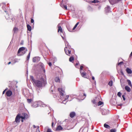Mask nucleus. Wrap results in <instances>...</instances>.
Returning a JSON list of instances; mask_svg holds the SVG:
<instances>
[{
  "mask_svg": "<svg viewBox=\"0 0 132 132\" xmlns=\"http://www.w3.org/2000/svg\"><path fill=\"white\" fill-rule=\"evenodd\" d=\"M40 58L39 57H35L33 59V61L34 62H37L40 60Z\"/></svg>",
  "mask_w": 132,
  "mask_h": 132,
  "instance_id": "1a4fd4ad",
  "label": "nucleus"
},
{
  "mask_svg": "<svg viewBox=\"0 0 132 132\" xmlns=\"http://www.w3.org/2000/svg\"><path fill=\"white\" fill-rule=\"evenodd\" d=\"M98 1L97 0H94L92 2L93 3H98Z\"/></svg>",
  "mask_w": 132,
  "mask_h": 132,
  "instance_id": "cd10ccee",
  "label": "nucleus"
},
{
  "mask_svg": "<svg viewBox=\"0 0 132 132\" xmlns=\"http://www.w3.org/2000/svg\"><path fill=\"white\" fill-rule=\"evenodd\" d=\"M24 50V47H22L20 48L19 49L18 52V55H23L25 53Z\"/></svg>",
  "mask_w": 132,
  "mask_h": 132,
  "instance_id": "f03ea898",
  "label": "nucleus"
},
{
  "mask_svg": "<svg viewBox=\"0 0 132 132\" xmlns=\"http://www.w3.org/2000/svg\"><path fill=\"white\" fill-rule=\"evenodd\" d=\"M53 124H54V123H53V122L52 123V127H53Z\"/></svg>",
  "mask_w": 132,
  "mask_h": 132,
  "instance_id": "37998d69",
  "label": "nucleus"
},
{
  "mask_svg": "<svg viewBox=\"0 0 132 132\" xmlns=\"http://www.w3.org/2000/svg\"><path fill=\"white\" fill-rule=\"evenodd\" d=\"M23 119H22L21 120V121L22 122H23Z\"/></svg>",
  "mask_w": 132,
  "mask_h": 132,
  "instance_id": "8fccbe9b",
  "label": "nucleus"
},
{
  "mask_svg": "<svg viewBox=\"0 0 132 132\" xmlns=\"http://www.w3.org/2000/svg\"><path fill=\"white\" fill-rule=\"evenodd\" d=\"M121 0H109L110 3L111 4H115Z\"/></svg>",
  "mask_w": 132,
  "mask_h": 132,
  "instance_id": "39448f33",
  "label": "nucleus"
},
{
  "mask_svg": "<svg viewBox=\"0 0 132 132\" xmlns=\"http://www.w3.org/2000/svg\"><path fill=\"white\" fill-rule=\"evenodd\" d=\"M122 105V104H118V106H121Z\"/></svg>",
  "mask_w": 132,
  "mask_h": 132,
  "instance_id": "c03bdc74",
  "label": "nucleus"
},
{
  "mask_svg": "<svg viewBox=\"0 0 132 132\" xmlns=\"http://www.w3.org/2000/svg\"><path fill=\"white\" fill-rule=\"evenodd\" d=\"M61 32L62 33L63 30L61 27L58 25V32Z\"/></svg>",
  "mask_w": 132,
  "mask_h": 132,
  "instance_id": "9b49d317",
  "label": "nucleus"
},
{
  "mask_svg": "<svg viewBox=\"0 0 132 132\" xmlns=\"http://www.w3.org/2000/svg\"><path fill=\"white\" fill-rule=\"evenodd\" d=\"M55 80L56 82H60V79L58 77L56 78H55Z\"/></svg>",
  "mask_w": 132,
  "mask_h": 132,
  "instance_id": "aec40b11",
  "label": "nucleus"
},
{
  "mask_svg": "<svg viewBox=\"0 0 132 132\" xmlns=\"http://www.w3.org/2000/svg\"><path fill=\"white\" fill-rule=\"evenodd\" d=\"M125 89L127 92H129L131 91L130 88L128 86H126L125 87Z\"/></svg>",
  "mask_w": 132,
  "mask_h": 132,
  "instance_id": "ddd939ff",
  "label": "nucleus"
},
{
  "mask_svg": "<svg viewBox=\"0 0 132 132\" xmlns=\"http://www.w3.org/2000/svg\"><path fill=\"white\" fill-rule=\"evenodd\" d=\"M78 63H76V64L75 65L76 66V65H78Z\"/></svg>",
  "mask_w": 132,
  "mask_h": 132,
  "instance_id": "de8ad7c7",
  "label": "nucleus"
},
{
  "mask_svg": "<svg viewBox=\"0 0 132 132\" xmlns=\"http://www.w3.org/2000/svg\"><path fill=\"white\" fill-rule=\"evenodd\" d=\"M79 23L78 22L75 25L74 27L73 28V30H74L77 27V26L78 24Z\"/></svg>",
  "mask_w": 132,
  "mask_h": 132,
  "instance_id": "393cba45",
  "label": "nucleus"
},
{
  "mask_svg": "<svg viewBox=\"0 0 132 132\" xmlns=\"http://www.w3.org/2000/svg\"><path fill=\"white\" fill-rule=\"evenodd\" d=\"M104 126L105 127L109 129L110 128V126H109L108 125L106 124H105L104 125Z\"/></svg>",
  "mask_w": 132,
  "mask_h": 132,
  "instance_id": "412c9836",
  "label": "nucleus"
},
{
  "mask_svg": "<svg viewBox=\"0 0 132 132\" xmlns=\"http://www.w3.org/2000/svg\"><path fill=\"white\" fill-rule=\"evenodd\" d=\"M12 94V92L10 90L7 91L6 93V95L8 97L10 96Z\"/></svg>",
  "mask_w": 132,
  "mask_h": 132,
  "instance_id": "6e6552de",
  "label": "nucleus"
},
{
  "mask_svg": "<svg viewBox=\"0 0 132 132\" xmlns=\"http://www.w3.org/2000/svg\"><path fill=\"white\" fill-rule=\"evenodd\" d=\"M0 6H2V8H3V7H4V8L5 7L6 5L5 3H2L0 4Z\"/></svg>",
  "mask_w": 132,
  "mask_h": 132,
  "instance_id": "5701e85b",
  "label": "nucleus"
},
{
  "mask_svg": "<svg viewBox=\"0 0 132 132\" xmlns=\"http://www.w3.org/2000/svg\"><path fill=\"white\" fill-rule=\"evenodd\" d=\"M62 129L63 128L61 126H59L57 127L56 130H62Z\"/></svg>",
  "mask_w": 132,
  "mask_h": 132,
  "instance_id": "a211bd4d",
  "label": "nucleus"
},
{
  "mask_svg": "<svg viewBox=\"0 0 132 132\" xmlns=\"http://www.w3.org/2000/svg\"><path fill=\"white\" fill-rule=\"evenodd\" d=\"M92 102H93V103L94 104H95L96 103V102L95 101V100L92 101Z\"/></svg>",
  "mask_w": 132,
  "mask_h": 132,
  "instance_id": "f704fd0d",
  "label": "nucleus"
},
{
  "mask_svg": "<svg viewBox=\"0 0 132 132\" xmlns=\"http://www.w3.org/2000/svg\"><path fill=\"white\" fill-rule=\"evenodd\" d=\"M84 96H85V94H84Z\"/></svg>",
  "mask_w": 132,
  "mask_h": 132,
  "instance_id": "5fc2aeb1",
  "label": "nucleus"
},
{
  "mask_svg": "<svg viewBox=\"0 0 132 132\" xmlns=\"http://www.w3.org/2000/svg\"><path fill=\"white\" fill-rule=\"evenodd\" d=\"M31 23H33L34 22V20L33 19H31Z\"/></svg>",
  "mask_w": 132,
  "mask_h": 132,
  "instance_id": "e433bc0d",
  "label": "nucleus"
},
{
  "mask_svg": "<svg viewBox=\"0 0 132 132\" xmlns=\"http://www.w3.org/2000/svg\"><path fill=\"white\" fill-rule=\"evenodd\" d=\"M69 96H68V95L66 96L65 99H67L69 98Z\"/></svg>",
  "mask_w": 132,
  "mask_h": 132,
  "instance_id": "a19ab883",
  "label": "nucleus"
},
{
  "mask_svg": "<svg viewBox=\"0 0 132 132\" xmlns=\"http://www.w3.org/2000/svg\"><path fill=\"white\" fill-rule=\"evenodd\" d=\"M42 102L40 101L36 102L33 104V106L34 107H37L39 106L40 104Z\"/></svg>",
  "mask_w": 132,
  "mask_h": 132,
  "instance_id": "423d86ee",
  "label": "nucleus"
},
{
  "mask_svg": "<svg viewBox=\"0 0 132 132\" xmlns=\"http://www.w3.org/2000/svg\"><path fill=\"white\" fill-rule=\"evenodd\" d=\"M116 130L115 129H111L110 130V132H116Z\"/></svg>",
  "mask_w": 132,
  "mask_h": 132,
  "instance_id": "bb28decb",
  "label": "nucleus"
},
{
  "mask_svg": "<svg viewBox=\"0 0 132 132\" xmlns=\"http://www.w3.org/2000/svg\"><path fill=\"white\" fill-rule=\"evenodd\" d=\"M20 119H25V116L24 117L21 116L20 114H18L16 116L15 118V121L16 123H19L20 121Z\"/></svg>",
  "mask_w": 132,
  "mask_h": 132,
  "instance_id": "f257e3e1",
  "label": "nucleus"
},
{
  "mask_svg": "<svg viewBox=\"0 0 132 132\" xmlns=\"http://www.w3.org/2000/svg\"><path fill=\"white\" fill-rule=\"evenodd\" d=\"M127 81L128 82V85L132 88V85L130 81L129 80H127Z\"/></svg>",
  "mask_w": 132,
  "mask_h": 132,
  "instance_id": "f3484780",
  "label": "nucleus"
},
{
  "mask_svg": "<svg viewBox=\"0 0 132 132\" xmlns=\"http://www.w3.org/2000/svg\"><path fill=\"white\" fill-rule=\"evenodd\" d=\"M23 44V43H22V42H21V43H20V44H21V45H22Z\"/></svg>",
  "mask_w": 132,
  "mask_h": 132,
  "instance_id": "3c124183",
  "label": "nucleus"
},
{
  "mask_svg": "<svg viewBox=\"0 0 132 132\" xmlns=\"http://www.w3.org/2000/svg\"><path fill=\"white\" fill-rule=\"evenodd\" d=\"M92 79L93 80L94 79V77H92Z\"/></svg>",
  "mask_w": 132,
  "mask_h": 132,
  "instance_id": "a18cd8bd",
  "label": "nucleus"
},
{
  "mask_svg": "<svg viewBox=\"0 0 132 132\" xmlns=\"http://www.w3.org/2000/svg\"><path fill=\"white\" fill-rule=\"evenodd\" d=\"M11 63V62H9L8 63V64H10V63Z\"/></svg>",
  "mask_w": 132,
  "mask_h": 132,
  "instance_id": "09e8293b",
  "label": "nucleus"
},
{
  "mask_svg": "<svg viewBox=\"0 0 132 132\" xmlns=\"http://www.w3.org/2000/svg\"><path fill=\"white\" fill-rule=\"evenodd\" d=\"M108 85L110 86H112V81H110L108 83Z\"/></svg>",
  "mask_w": 132,
  "mask_h": 132,
  "instance_id": "b1692460",
  "label": "nucleus"
},
{
  "mask_svg": "<svg viewBox=\"0 0 132 132\" xmlns=\"http://www.w3.org/2000/svg\"><path fill=\"white\" fill-rule=\"evenodd\" d=\"M44 81L43 79L41 80V81L36 80L35 82V85L37 86L41 87L42 86V83L44 82Z\"/></svg>",
  "mask_w": 132,
  "mask_h": 132,
  "instance_id": "7ed1b4c3",
  "label": "nucleus"
},
{
  "mask_svg": "<svg viewBox=\"0 0 132 132\" xmlns=\"http://www.w3.org/2000/svg\"><path fill=\"white\" fill-rule=\"evenodd\" d=\"M75 115V113L74 112H71L70 114V117L71 118L73 117Z\"/></svg>",
  "mask_w": 132,
  "mask_h": 132,
  "instance_id": "f8f14e48",
  "label": "nucleus"
},
{
  "mask_svg": "<svg viewBox=\"0 0 132 132\" xmlns=\"http://www.w3.org/2000/svg\"><path fill=\"white\" fill-rule=\"evenodd\" d=\"M62 37L63 38V39L64 38V37H63V36H62Z\"/></svg>",
  "mask_w": 132,
  "mask_h": 132,
  "instance_id": "603ef678",
  "label": "nucleus"
},
{
  "mask_svg": "<svg viewBox=\"0 0 132 132\" xmlns=\"http://www.w3.org/2000/svg\"><path fill=\"white\" fill-rule=\"evenodd\" d=\"M5 17L7 19H9V20L10 19H11L12 20H13V17L11 15H9V14H7L5 16Z\"/></svg>",
  "mask_w": 132,
  "mask_h": 132,
  "instance_id": "0eeeda50",
  "label": "nucleus"
},
{
  "mask_svg": "<svg viewBox=\"0 0 132 132\" xmlns=\"http://www.w3.org/2000/svg\"><path fill=\"white\" fill-rule=\"evenodd\" d=\"M30 53H29L28 56L27 57V60H28L29 59V57H30Z\"/></svg>",
  "mask_w": 132,
  "mask_h": 132,
  "instance_id": "7c9ffc66",
  "label": "nucleus"
},
{
  "mask_svg": "<svg viewBox=\"0 0 132 132\" xmlns=\"http://www.w3.org/2000/svg\"><path fill=\"white\" fill-rule=\"evenodd\" d=\"M47 132H52L51 130L50 129H48Z\"/></svg>",
  "mask_w": 132,
  "mask_h": 132,
  "instance_id": "72a5a7b5",
  "label": "nucleus"
},
{
  "mask_svg": "<svg viewBox=\"0 0 132 132\" xmlns=\"http://www.w3.org/2000/svg\"><path fill=\"white\" fill-rule=\"evenodd\" d=\"M74 60V58L72 56L70 57L69 59V61L70 62H72V61H73Z\"/></svg>",
  "mask_w": 132,
  "mask_h": 132,
  "instance_id": "4be33fe9",
  "label": "nucleus"
},
{
  "mask_svg": "<svg viewBox=\"0 0 132 132\" xmlns=\"http://www.w3.org/2000/svg\"><path fill=\"white\" fill-rule=\"evenodd\" d=\"M32 101V100L31 99H27V102L28 103H30Z\"/></svg>",
  "mask_w": 132,
  "mask_h": 132,
  "instance_id": "a878e982",
  "label": "nucleus"
},
{
  "mask_svg": "<svg viewBox=\"0 0 132 132\" xmlns=\"http://www.w3.org/2000/svg\"><path fill=\"white\" fill-rule=\"evenodd\" d=\"M29 117V116L27 114H25V118H27Z\"/></svg>",
  "mask_w": 132,
  "mask_h": 132,
  "instance_id": "473e14b6",
  "label": "nucleus"
},
{
  "mask_svg": "<svg viewBox=\"0 0 132 132\" xmlns=\"http://www.w3.org/2000/svg\"><path fill=\"white\" fill-rule=\"evenodd\" d=\"M27 27L28 30L30 31H31V27L28 24L27 25Z\"/></svg>",
  "mask_w": 132,
  "mask_h": 132,
  "instance_id": "dca6fc26",
  "label": "nucleus"
},
{
  "mask_svg": "<svg viewBox=\"0 0 132 132\" xmlns=\"http://www.w3.org/2000/svg\"><path fill=\"white\" fill-rule=\"evenodd\" d=\"M83 66H81L80 67V70H82L83 69Z\"/></svg>",
  "mask_w": 132,
  "mask_h": 132,
  "instance_id": "c9c22d12",
  "label": "nucleus"
},
{
  "mask_svg": "<svg viewBox=\"0 0 132 132\" xmlns=\"http://www.w3.org/2000/svg\"><path fill=\"white\" fill-rule=\"evenodd\" d=\"M63 7L64 9H65L67 10V6L66 5H63Z\"/></svg>",
  "mask_w": 132,
  "mask_h": 132,
  "instance_id": "2f4dec72",
  "label": "nucleus"
},
{
  "mask_svg": "<svg viewBox=\"0 0 132 132\" xmlns=\"http://www.w3.org/2000/svg\"><path fill=\"white\" fill-rule=\"evenodd\" d=\"M6 90V89H5L4 90L3 92V94L5 93V92Z\"/></svg>",
  "mask_w": 132,
  "mask_h": 132,
  "instance_id": "4c0bfd02",
  "label": "nucleus"
},
{
  "mask_svg": "<svg viewBox=\"0 0 132 132\" xmlns=\"http://www.w3.org/2000/svg\"><path fill=\"white\" fill-rule=\"evenodd\" d=\"M48 64L50 66H51L52 65V63L51 62H50L48 63Z\"/></svg>",
  "mask_w": 132,
  "mask_h": 132,
  "instance_id": "ea45409f",
  "label": "nucleus"
},
{
  "mask_svg": "<svg viewBox=\"0 0 132 132\" xmlns=\"http://www.w3.org/2000/svg\"><path fill=\"white\" fill-rule=\"evenodd\" d=\"M121 93L120 92H119L117 94V95L119 96L120 97L121 95Z\"/></svg>",
  "mask_w": 132,
  "mask_h": 132,
  "instance_id": "c756f323",
  "label": "nucleus"
},
{
  "mask_svg": "<svg viewBox=\"0 0 132 132\" xmlns=\"http://www.w3.org/2000/svg\"><path fill=\"white\" fill-rule=\"evenodd\" d=\"M126 71L128 74L131 73L132 72V71L131 70L128 68H127L126 69Z\"/></svg>",
  "mask_w": 132,
  "mask_h": 132,
  "instance_id": "4468645a",
  "label": "nucleus"
},
{
  "mask_svg": "<svg viewBox=\"0 0 132 132\" xmlns=\"http://www.w3.org/2000/svg\"><path fill=\"white\" fill-rule=\"evenodd\" d=\"M70 46H68V47L66 46L64 49L65 52L66 54L69 55L70 54L71 52V50L69 49H68L69 48H70Z\"/></svg>",
  "mask_w": 132,
  "mask_h": 132,
  "instance_id": "20e7f679",
  "label": "nucleus"
},
{
  "mask_svg": "<svg viewBox=\"0 0 132 132\" xmlns=\"http://www.w3.org/2000/svg\"><path fill=\"white\" fill-rule=\"evenodd\" d=\"M34 128H35V126L34 125Z\"/></svg>",
  "mask_w": 132,
  "mask_h": 132,
  "instance_id": "864d4df0",
  "label": "nucleus"
},
{
  "mask_svg": "<svg viewBox=\"0 0 132 132\" xmlns=\"http://www.w3.org/2000/svg\"><path fill=\"white\" fill-rule=\"evenodd\" d=\"M122 97H123V100H125V98L124 97V95H123L122 96Z\"/></svg>",
  "mask_w": 132,
  "mask_h": 132,
  "instance_id": "58836bf2",
  "label": "nucleus"
},
{
  "mask_svg": "<svg viewBox=\"0 0 132 132\" xmlns=\"http://www.w3.org/2000/svg\"><path fill=\"white\" fill-rule=\"evenodd\" d=\"M123 63V62H121L120 63H119L118 64V65H119L120 64H121L122 63Z\"/></svg>",
  "mask_w": 132,
  "mask_h": 132,
  "instance_id": "79ce46f5",
  "label": "nucleus"
},
{
  "mask_svg": "<svg viewBox=\"0 0 132 132\" xmlns=\"http://www.w3.org/2000/svg\"><path fill=\"white\" fill-rule=\"evenodd\" d=\"M58 90L60 92V94L62 95H63V93L64 92V89H62V88H58Z\"/></svg>",
  "mask_w": 132,
  "mask_h": 132,
  "instance_id": "9d476101",
  "label": "nucleus"
},
{
  "mask_svg": "<svg viewBox=\"0 0 132 132\" xmlns=\"http://www.w3.org/2000/svg\"><path fill=\"white\" fill-rule=\"evenodd\" d=\"M80 72L81 73V76L83 77H85V76H86V74L85 73V72H82V73H81V70L80 71Z\"/></svg>",
  "mask_w": 132,
  "mask_h": 132,
  "instance_id": "6ab92c4d",
  "label": "nucleus"
},
{
  "mask_svg": "<svg viewBox=\"0 0 132 132\" xmlns=\"http://www.w3.org/2000/svg\"><path fill=\"white\" fill-rule=\"evenodd\" d=\"M18 29L16 27L14 28L13 30L14 33L17 32H18Z\"/></svg>",
  "mask_w": 132,
  "mask_h": 132,
  "instance_id": "2eb2a0df",
  "label": "nucleus"
},
{
  "mask_svg": "<svg viewBox=\"0 0 132 132\" xmlns=\"http://www.w3.org/2000/svg\"><path fill=\"white\" fill-rule=\"evenodd\" d=\"M130 56H131L132 55V52H131V53H130Z\"/></svg>",
  "mask_w": 132,
  "mask_h": 132,
  "instance_id": "49530a36",
  "label": "nucleus"
},
{
  "mask_svg": "<svg viewBox=\"0 0 132 132\" xmlns=\"http://www.w3.org/2000/svg\"><path fill=\"white\" fill-rule=\"evenodd\" d=\"M103 104V103L101 101H100L98 102V105H102Z\"/></svg>",
  "mask_w": 132,
  "mask_h": 132,
  "instance_id": "c85d7f7f",
  "label": "nucleus"
}]
</instances>
